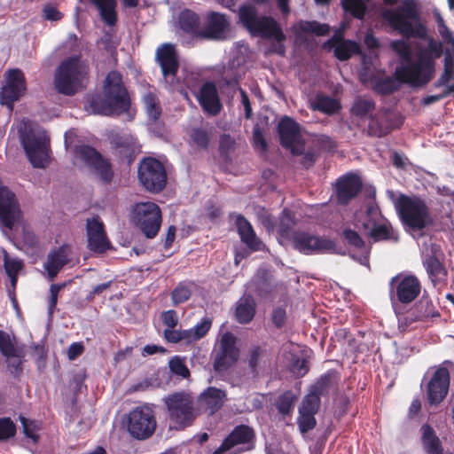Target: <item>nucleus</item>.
Masks as SVG:
<instances>
[{"instance_id": "nucleus-38", "label": "nucleus", "mask_w": 454, "mask_h": 454, "mask_svg": "<svg viewBox=\"0 0 454 454\" xmlns=\"http://www.w3.org/2000/svg\"><path fill=\"white\" fill-rule=\"evenodd\" d=\"M248 366L253 373H257L258 369L266 366L270 363V356L266 348L261 346L253 347L247 356Z\"/></svg>"}, {"instance_id": "nucleus-7", "label": "nucleus", "mask_w": 454, "mask_h": 454, "mask_svg": "<svg viewBox=\"0 0 454 454\" xmlns=\"http://www.w3.org/2000/svg\"><path fill=\"white\" fill-rule=\"evenodd\" d=\"M435 67L430 59L418 54L415 60H407L397 66L395 69V76L403 84L412 87H423L434 76Z\"/></svg>"}, {"instance_id": "nucleus-56", "label": "nucleus", "mask_w": 454, "mask_h": 454, "mask_svg": "<svg viewBox=\"0 0 454 454\" xmlns=\"http://www.w3.org/2000/svg\"><path fill=\"white\" fill-rule=\"evenodd\" d=\"M16 434V426L10 418L0 419V442L13 437Z\"/></svg>"}, {"instance_id": "nucleus-35", "label": "nucleus", "mask_w": 454, "mask_h": 454, "mask_svg": "<svg viewBox=\"0 0 454 454\" xmlns=\"http://www.w3.org/2000/svg\"><path fill=\"white\" fill-rule=\"evenodd\" d=\"M371 82L372 90L382 96L390 95L399 90L401 85L403 84L395 78V74L384 78L372 77Z\"/></svg>"}, {"instance_id": "nucleus-14", "label": "nucleus", "mask_w": 454, "mask_h": 454, "mask_svg": "<svg viewBox=\"0 0 454 454\" xmlns=\"http://www.w3.org/2000/svg\"><path fill=\"white\" fill-rule=\"evenodd\" d=\"M20 139L31 164L35 168H44L50 159L49 137L30 129L21 133Z\"/></svg>"}, {"instance_id": "nucleus-49", "label": "nucleus", "mask_w": 454, "mask_h": 454, "mask_svg": "<svg viewBox=\"0 0 454 454\" xmlns=\"http://www.w3.org/2000/svg\"><path fill=\"white\" fill-rule=\"evenodd\" d=\"M299 29L307 34H314L317 36H323L326 35L329 31L330 27L326 24H322L317 21H300L298 24Z\"/></svg>"}, {"instance_id": "nucleus-37", "label": "nucleus", "mask_w": 454, "mask_h": 454, "mask_svg": "<svg viewBox=\"0 0 454 454\" xmlns=\"http://www.w3.org/2000/svg\"><path fill=\"white\" fill-rule=\"evenodd\" d=\"M98 10L101 20L107 26H114L117 22L116 0H90Z\"/></svg>"}, {"instance_id": "nucleus-24", "label": "nucleus", "mask_w": 454, "mask_h": 454, "mask_svg": "<svg viewBox=\"0 0 454 454\" xmlns=\"http://www.w3.org/2000/svg\"><path fill=\"white\" fill-rule=\"evenodd\" d=\"M230 27L227 15L217 12H209L207 14L203 28L199 36L208 40H223Z\"/></svg>"}, {"instance_id": "nucleus-19", "label": "nucleus", "mask_w": 454, "mask_h": 454, "mask_svg": "<svg viewBox=\"0 0 454 454\" xmlns=\"http://www.w3.org/2000/svg\"><path fill=\"white\" fill-rule=\"evenodd\" d=\"M255 439V432L253 427L244 424L238 425L223 439L213 454H223L237 445H246L244 450H252L254 449Z\"/></svg>"}, {"instance_id": "nucleus-42", "label": "nucleus", "mask_w": 454, "mask_h": 454, "mask_svg": "<svg viewBox=\"0 0 454 454\" xmlns=\"http://www.w3.org/2000/svg\"><path fill=\"white\" fill-rule=\"evenodd\" d=\"M192 282H179L170 294L172 304L177 306L187 301L192 296Z\"/></svg>"}, {"instance_id": "nucleus-18", "label": "nucleus", "mask_w": 454, "mask_h": 454, "mask_svg": "<svg viewBox=\"0 0 454 454\" xmlns=\"http://www.w3.org/2000/svg\"><path fill=\"white\" fill-rule=\"evenodd\" d=\"M155 60L160 67L166 82L174 85L178 82L179 58L174 44L163 43L156 50Z\"/></svg>"}, {"instance_id": "nucleus-22", "label": "nucleus", "mask_w": 454, "mask_h": 454, "mask_svg": "<svg viewBox=\"0 0 454 454\" xmlns=\"http://www.w3.org/2000/svg\"><path fill=\"white\" fill-rule=\"evenodd\" d=\"M20 213L15 193L6 186L0 188V223L8 229H12Z\"/></svg>"}, {"instance_id": "nucleus-13", "label": "nucleus", "mask_w": 454, "mask_h": 454, "mask_svg": "<svg viewBox=\"0 0 454 454\" xmlns=\"http://www.w3.org/2000/svg\"><path fill=\"white\" fill-rule=\"evenodd\" d=\"M132 219L146 238L153 239L160 228L161 211L154 202H139L133 207Z\"/></svg>"}, {"instance_id": "nucleus-59", "label": "nucleus", "mask_w": 454, "mask_h": 454, "mask_svg": "<svg viewBox=\"0 0 454 454\" xmlns=\"http://www.w3.org/2000/svg\"><path fill=\"white\" fill-rule=\"evenodd\" d=\"M192 142L199 147L206 149L209 144L208 132L201 128L193 129L190 135Z\"/></svg>"}, {"instance_id": "nucleus-41", "label": "nucleus", "mask_w": 454, "mask_h": 454, "mask_svg": "<svg viewBox=\"0 0 454 454\" xmlns=\"http://www.w3.org/2000/svg\"><path fill=\"white\" fill-rule=\"evenodd\" d=\"M143 102L150 121H157L162 113L160 100L153 92H147L143 98Z\"/></svg>"}, {"instance_id": "nucleus-43", "label": "nucleus", "mask_w": 454, "mask_h": 454, "mask_svg": "<svg viewBox=\"0 0 454 454\" xmlns=\"http://www.w3.org/2000/svg\"><path fill=\"white\" fill-rule=\"evenodd\" d=\"M313 107L315 110H317L321 113L333 114L340 110V105L338 100L332 97L317 95L314 101Z\"/></svg>"}, {"instance_id": "nucleus-27", "label": "nucleus", "mask_w": 454, "mask_h": 454, "mask_svg": "<svg viewBox=\"0 0 454 454\" xmlns=\"http://www.w3.org/2000/svg\"><path fill=\"white\" fill-rule=\"evenodd\" d=\"M280 144L286 149H291L294 154H299L294 145L300 138L299 124L288 116L283 117L278 126Z\"/></svg>"}, {"instance_id": "nucleus-46", "label": "nucleus", "mask_w": 454, "mask_h": 454, "mask_svg": "<svg viewBox=\"0 0 454 454\" xmlns=\"http://www.w3.org/2000/svg\"><path fill=\"white\" fill-rule=\"evenodd\" d=\"M367 0H341L342 8L357 20H363L366 13Z\"/></svg>"}, {"instance_id": "nucleus-53", "label": "nucleus", "mask_w": 454, "mask_h": 454, "mask_svg": "<svg viewBox=\"0 0 454 454\" xmlns=\"http://www.w3.org/2000/svg\"><path fill=\"white\" fill-rule=\"evenodd\" d=\"M391 50L399 56L402 63L411 60V50L410 44L404 40H395L390 43Z\"/></svg>"}, {"instance_id": "nucleus-5", "label": "nucleus", "mask_w": 454, "mask_h": 454, "mask_svg": "<svg viewBox=\"0 0 454 454\" xmlns=\"http://www.w3.org/2000/svg\"><path fill=\"white\" fill-rule=\"evenodd\" d=\"M170 427L184 430L194 423L199 415L193 397L184 391L174 392L163 398Z\"/></svg>"}, {"instance_id": "nucleus-29", "label": "nucleus", "mask_w": 454, "mask_h": 454, "mask_svg": "<svg viewBox=\"0 0 454 454\" xmlns=\"http://www.w3.org/2000/svg\"><path fill=\"white\" fill-rule=\"evenodd\" d=\"M325 44L334 49V56L340 61L348 60L353 55L361 53V47L358 43L344 39L341 35H334Z\"/></svg>"}, {"instance_id": "nucleus-6", "label": "nucleus", "mask_w": 454, "mask_h": 454, "mask_svg": "<svg viewBox=\"0 0 454 454\" xmlns=\"http://www.w3.org/2000/svg\"><path fill=\"white\" fill-rule=\"evenodd\" d=\"M239 20L252 35L262 38H274L278 42L285 39L284 33L276 20L270 16H258L257 9L251 4L239 6Z\"/></svg>"}, {"instance_id": "nucleus-54", "label": "nucleus", "mask_w": 454, "mask_h": 454, "mask_svg": "<svg viewBox=\"0 0 454 454\" xmlns=\"http://www.w3.org/2000/svg\"><path fill=\"white\" fill-rule=\"evenodd\" d=\"M342 237L349 246L356 249H363L365 247V242L359 233L350 228L342 231Z\"/></svg>"}, {"instance_id": "nucleus-15", "label": "nucleus", "mask_w": 454, "mask_h": 454, "mask_svg": "<svg viewBox=\"0 0 454 454\" xmlns=\"http://www.w3.org/2000/svg\"><path fill=\"white\" fill-rule=\"evenodd\" d=\"M445 365L453 366V362L450 360L442 362V364L436 368L426 385L427 399L431 406L439 405L448 395L450 375Z\"/></svg>"}, {"instance_id": "nucleus-16", "label": "nucleus", "mask_w": 454, "mask_h": 454, "mask_svg": "<svg viewBox=\"0 0 454 454\" xmlns=\"http://www.w3.org/2000/svg\"><path fill=\"white\" fill-rule=\"evenodd\" d=\"M361 227L364 231H370L369 237L374 242L398 241V234L394 231L391 223L371 207L366 210L365 219L361 223Z\"/></svg>"}, {"instance_id": "nucleus-57", "label": "nucleus", "mask_w": 454, "mask_h": 454, "mask_svg": "<svg viewBox=\"0 0 454 454\" xmlns=\"http://www.w3.org/2000/svg\"><path fill=\"white\" fill-rule=\"evenodd\" d=\"M236 142L229 134H223L219 140L220 154L227 159L235 151Z\"/></svg>"}, {"instance_id": "nucleus-62", "label": "nucleus", "mask_w": 454, "mask_h": 454, "mask_svg": "<svg viewBox=\"0 0 454 454\" xmlns=\"http://www.w3.org/2000/svg\"><path fill=\"white\" fill-rule=\"evenodd\" d=\"M212 323L213 321L211 318L204 317L192 327V334H194L197 340L204 338L207 334L212 326Z\"/></svg>"}, {"instance_id": "nucleus-23", "label": "nucleus", "mask_w": 454, "mask_h": 454, "mask_svg": "<svg viewBox=\"0 0 454 454\" xmlns=\"http://www.w3.org/2000/svg\"><path fill=\"white\" fill-rule=\"evenodd\" d=\"M363 182L360 176L354 173H348L340 176L335 184L337 202L346 206L355 199L361 192Z\"/></svg>"}, {"instance_id": "nucleus-12", "label": "nucleus", "mask_w": 454, "mask_h": 454, "mask_svg": "<svg viewBox=\"0 0 454 454\" xmlns=\"http://www.w3.org/2000/svg\"><path fill=\"white\" fill-rule=\"evenodd\" d=\"M290 242L294 250L306 255L334 253L337 248L336 242L333 239L306 231H295Z\"/></svg>"}, {"instance_id": "nucleus-61", "label": "nucleus", "mask_w": 454, "mask_h": 454, "mask_svg": "<svg viewBox=\"0 0 454 454\" xmlns=\"http://www.w3.org/2000/svg\"><path fill=\"white\" fill-rule=\"evenodd\" d=\"M65 286V284H51L50 287V297L48 300V314L52 316L55 312L59 294L60 290Z\"/></svg>"}, {"instance_id": "nucleus-25", "label": "nucleus", "mask_w": 454, "mask_h": 454, "mask_svg": "<svg viewBox=\"0 0 454 454\" xmlns=\"http://www.w3.org/2000/svg\"><path fill=\"white\" fill-rule=\"evenodd\" d=\"M441 314L434 304L430 295L425 290L420 299L415 303L404 317L407 325L413 322H425L429 318L440 317Z\"/></svg>"}, {"instance_id": "nucleus-11", "label": "nucleus", "mask_w": 454, "mask_h": 454, "mask_svg": "<svg viewBox=\"0 0 454 454\" xmlns=\"http://www.w3.org/2000/svg\"><path fill=\"white\" fill-rule=\"evenodd\" d=\"M75 157L81 160L105 184H109L114 173L110 160L94 147L88 145H77L74 148Z\"/></svg>"}, {"instance_id": "nucleus-1", "label": "nucleus", "mask_w": 454, "mask_h": 454, "mask_svg": "<svg viewBox=\"0 0 454 454\" xmlns=\"http://www.w3.org/2000/svg\"><path fill=\"white\" fill-rule=\"evenodd\" d=\"M103 92L104 97L96 94L89 99V107L93 114L109 116L129 112L131 100L120 72L113 70L106 74Z\"/></svg>"}, {"instance_id": "nucleus-17", "label": "nucleus", "mask_w": 454, "mask_h": 454, "mask_svg": "<svg viewBox=\"0 0 454 454\" xmlns=\"http://www.w3.org/2000/svg\"><path fill=\"white\" fill-rule=\"evenodd\" d=\"M239 349L237 347V337L231 332L224 333L219 340L213 366L215 372L227 371L239 359Z\"/></svg>"}, {"instance_id": "nucleus-58", "label": "nucleus", "mask_w": 454, "mask_h": 454, "mask_svg": "<svg viewBox=\"0 0 454 454\" xmlns=\"http://www.w3.org/2000/svg\"><path fill=\"white\" fill-rule=\"evenodd\" d=\"M4 267L7 276L19 275L20 271L23 269L24 263L21 260L17 258H10L8 254L4 255Z\"/></svg>"}, {"instance_id": "nucleus-63", "label": "nucleus", "mask_w": 454, "mask_h": 454, "mask_svg": "<svg viewBox=\"0 0 454 454\" xmlns=\"http://www.w3.org/2000/svg\"><path fill=\"white\" fill-rule=\"evenodd\" d=\"M436 23L438 32L442 38L443 39V41L447 43L454 44V36L451 31L447 27V25L445 24L443 18L440 14H437L436 16Z\"/></svg>"}, {"instance_id": "nucleus-2", "label": "nucleus", "mask_w": 454, "mask_h": 454, "mask_svg": "<svg viewBox=\"0 0 454 454\" xmlns=\"http://www.w3.org/2000/svg\"><path fill=\"white\" fill-rule=\"evenodd\" d=\"M383 18L406 38L427 39V28L419 20V10L414 0H403L396 9L385 11Z\"/></svg>"}, {"instance_id": "nucleus-60", "label": "nucleus", "mask_w": 454, "mask_h": 454, "mask_svg": "<svg viewBox=\"0 0 454 454\" xmlns=\"http://www.w3.org/2000/svg\"><path fill=\"white\" fill-rule=\"evenodd\" d=\"M169 368L170 371L177 376H181L183 378H188L190 376L188 367L184 364V360L179 356H175L169 361Z\"/></svg>"}, {"instance_id": "nucleus-4", "label": "nucleus", "mask_w": 454, "mask_h": 454, "mask_svg": "<svg viewBox=\"0 0 454 454\" xmlns=\"http://www.w3.org/2000/svg\"><path fill=\"white\" fill-rule=\"evenodd\" d=\"M395 208L405 230L420 231L434 223L428 206L419 196L401 194Z\"/></svg>"}, {"instance_id": "nucleus-55", "label": "nucleus", "mask_w": 454, "mask_h": 454, "mask_svg": "<svg viewBox=\"0 0 454 454\" xmlns=\"http://www.w3.org/2000/svg\"><path fill=\"white\" fill-rule=\"evenodd\" d=\"M315 415L314 413L299 411L297 422L301 433H307L316 427Z\"/></svg>"}, {"instance_id": "nucleus-51", "label": "nucleus", "mask_w": 454, "mask_h": 454, "mask_svg": "<svg viewBox=\"0 0 454 454\" xmlns=\"http://www.w3.org/2000/svg\"><path fill=\"white\" fill-rule=\"evenodd\" d=\"M390 131V127L387 124H384L377 117L372 116L370 118V121L367 128L368 136L374 137H382L387 135Z\"/></svg>"}, {"instance_id": "nucleus-34", "label": "nucleus", "mask_w": 454, "mask_h": 454, "mask_svg": "<svg viewBox=\"0 0 454 454\" xmlns=\"http://www.w3.org/2000/svg\"><path fill=\"white\" fill-rule=\"evenodd\" d=\"M255 315V302L248 295L241 298L236 306L235 317L239 324L250 323Z\"/></svg>"}, {"instance_id": "nucleus-40", "label": "nucleus", "mask_w": 454, "mask_h": 454, "mask_svg": "<svg viewBox=\"0 0 454 454\" xmlns=\"http://www.w3.org/2000/svg\"><path fill=\"white\" fill-rule=\"evenodd\" d=\"M337 372L334 370L327 371L320 376L316 383L311 387L310 391L317 394L319 397L326 395L330 387L337 381Z\"/></svg>"}, {"instance_id": "nucleus-50", "label": "nucleus", "mask_w": 454, "mask_h": 454, "mask_svg": "<svg viewBox=\"0 0 454 454\" xmlns=\"http://www.w3.org/2000/svg\"><path fill=\"white\" fill-rule=\"evenodd\" d=\"M375 109V102L372 99L357 98L351 107V113L356 117H364Z\"/></svg>"}, {"instance_id": "nucleus-64", "label": "nucleus", "mask_w": 454, "mask_h": 454, "mask_svg": "<svg viewBox=\"0 0 454 454\" xmlns=\"http://www.w3.org/2000/svg\"><path fill=\"white\" fill-rule=\"evenodd\" d=\"M20 421L22 424L23 432H24L25 435L28 438H31V439L36 441L38 439V436L35 434V430L37 429L35 422L29 420L21 415L20 416Z\"/></svg>"}, {"instance_id": "nucleus-52", "label": "nucleus", "mask_w": 454, "mask_h": 454, "mask_svg": "<svg viewBox=\"0 0 454 454\" xmlns=\"http://www.w3.org/2000/svg\"><path fill=\"white\" fill-rule=\"evenodd\" d=\"M321 404V397L309 391L302 400L299 411L317 414Z\"/></svg>"}, {"instance_id": "nucleus-10", "label": "nucleus", "mask_w": 454, "mask_h": 454, "mask_svg": "<svg viewBox=\"0 0 454 454\" xmlns=\"http://www.w3.org/2000/svg\"><path fill=\"white\" fill-rule=\"evenodd\" d=\"M421 288L419 279L413 274L393 277L389 282V298L393 307L397 303L411 304L419 297Z\"/></svg>"}, {"instance_id": "nucleus-45", "label": "nucleus", "mask_w": 454, "mask_h": 454, "mask_svg": "<svg viewBox=\"0 0 454 454\" xmlns=\"http://www.w3.org/2000/svg\"><path fill=\"white\" fill-rule=\"evenodd\" d=\"M295 400L296 396L293 391H285L276 400L275 404L278 411L283 416L291 414L294 411Z\"/></svg>"}, {"instance_id": "nucleus-44", "label": "nucleus", "mask_w": 454, "mask_h": 454, "mask_svg": "<svg viewBox=\"0 0 454 454\" xmlns=\"http://www.w3.org/2000/svg\"><path fill=\"white\" fill-rule=\"evenodd\" d=\"M452 80H454V53L447 51L444 58L443 72L435 82L434 87L447 85Z\"/></svg>"}, {"instance_id": "nucleus-48", "label": "nucleus", "mask_w": 454, "mask_h": 454, "mask_svg": "<svg viewBox=\"0 0 454 454\" xmlns=\"http://www.w3.org/2000/svg\"><path fill=\"white\" fill-rule=\"evenodd\" d=\"M442 53V43L431 37L428 39L427 47L420 50L419 55L424 56L427 59H430L434 67H435V59L441 58Z\"/></svg>"}, {"instance_id": "nucleus-8", "label": "nucleus", "mask_w": 454, "mask_h": 454, "mask_svg": "<svg viewBox=\"0 0 454 454\" xmlns=\"http://www.w3.org/2000/svg\"><path fill=\"white\" fill-rule=\"evenodd\" d=\"M126 427L132 438L139 441L149 439L157 427L154 411L147 405L134 408L128 414Z\"/></svg>"}, {"instance_id": "nucleus-21", "label": "nucleus", "mask_w": 454, "mask_h": 454, "mask_svg": "<svg viewBox=\"0 0 454 454\" xmlns=\"http://www.w3.org/2000/svg\"><path fill=\"white\" fill-rule=\"evenodd\" d=\"M88 248L96 253L102 254L112 247V244L107 238L104 223L99 216L87 219L86 223Z\"/></svg>"}, {"instance_id": "nucleus-33", "label": "nucleus", "mask_w": 454, "mask_h": 454, "mask_svg": "<svg viewBox=\"0 0 454 454\" xmlns=\"http://www.w3.org/2000/svg\"><path fill=\"white\" fill-rule=\"evenodd\" d=\"M67 263L68 258L64 248L59 247L50 252L44 263V269L48 273L49 280L52 281Z\"/></svg>"}, {"instance_id": "nucleus-26", "label": "nucleus", "mask_w": 454, "mask_h": 454, "mask_svg": "<svg viewBox=\"0 0 454 454\" xmlns=\"http://www.w3.org/2000/svg\"><path fill=\"white\" fill-rule=\"evenodd\" d=\"M114 154L119 161L126 162L130 165L137 153V146L135 139L131 136L116 134L111 137L110 141Z\"/></svg>"}, {"instance_id": "nucleus-28", "label": "nucleus", "mask_w": 454, "mask_h": 454, "mask_svg": "<svg viewBox=\"0 0 454 454\" xmlns=\"http://www.w3.org/2000/svg\"><path fill=\"white\" fill-rule=\"evenodd\" d=\"M198 100L203 110L211 115H217L222 110L216 86L212 82H207L202 85Z\"/></svg>"}, {"instance_id": "nucleus-30", "label": "nucleus", "mask_w": 454, "mask_h": 454, "mask_svg": "<svg viewBox=\"0 0 454 454\" xmlns=\"http://www.w3.org/2000/svg\"><path fill=\"white\" fill-rule=\"evenodd\" d=\"M226 393L215 387H208L198 397L199 404L209 414L218 411L224 403Z\"/></svg>"}, {"instance_id": "nucleus-9", "label": "nucleus", "mask_w": 454, "mask_h": 454, "mask_svg": "<svg viewBox=\"0 0 454 454\" xmlns=\"http://www.w3.org/2000/svg\"><path fill=\"white\" fill-rule=\"evenodd\" d=\"M137 178L146 191L159 193L166 187L168 175L164 165L159 160L145 157L138 164Z\"/></svg>"}, {"instance_id": "nucleus-47", "label": "nucleus", "mask_w": 454, "mask_h": 454, "mask_svg": "<svg viewBox=\"0 0 454 454\" xmlns=\"http://www.w3.org/2000/svg\"><path fill=\"white\" fill-rule=\"evenodd\" d=\"M14 336H11L4 330H0V352L6 358L17 356V348Z\"/></svg>"}, {"instance_id": "nucleus-32", "label": "nucleus", "mask_w": 454, "mask_h": 454, "mask_svg": "<svg viewBox=\"0 0 454 454\" xmlns=\"http://www.w3.org/2000/svg\"><path fill=\"white\" fill-rule=\"evenodd\" d=\"M236 226L240 239L243 243H245L250 249L254 251H258L261 249L262 242L256 237L253 226L244 215H239L237 216Z\"/></svg>"}, {"instance_id": "nucleus-31", "label": "nucleus", "mask_w": 454, "mask_h": 454, "mask_svg": "<svg viewBox=\"0 0 454 454\" xmlns=\"http://www.w3.org/2000/svg\"><path fill=\"white\" fill-rule=\"evenodd\" d=\"M423 266L434 287L439 285L446 284L448 276L447 269L436 255H427L423 260Z\"/></svg>"}, {"instance_id": "nucleus-39", "label": "nucleus", "mask_w": 454, "mask_h": 454, "mask_svg": "<svg viewBox=\"0 0 454 454\" xmlns=\"http://www.w3.org/2000/svg\"><path fill=\"white\" fill-rule=\"evenodd\" d=\"M179 24L182 30L199 36L200 20L197 13L191 10H184L179 16Z\"/></svg>"}, {"instance_id": "nucleus-3", "label": "nucleus", "mask_w": 454, "mask_h": 454, "mask_svg": "<svg viewBox=\"0 0 454 454\" xmlns=\"http://www.w3.org/2000/svg\"><path fill=\"white\" fill-rule=\"evenodd\" d=\"M90 67L81 56H71L58 67L54 77L56 90L65 96H74L84 88L89 78Z\"/></svg>"}, {"instance_id": "nucleus-20", "label": "nucleus", "mask_w": 454, "mask_h": 454, "mask_svg": "<svg viewBox=\"0 0 454 454\" xmlns=\"http://www.w3.org/2000/svg\"><path fill=\"white\" fill-rule=\"evenodd\" d=\"M26 90L24 74L20 69L9 71L7 82L0 90V104L6 106L11 111L14 102L18 101Z\"/></svg>"}, {"instance_id": "nucleus-36", "label": "nucleus", "mask_w": 454, "mask_h": 454, "mask_svg": "<svg viewBox=\"0 0 454 454\" xmlns=\"http://www.w3.org/2000/svg\"><path fill=\"white\" fill-rule=\"evenodd\" d=\"M296 225L295 215L293 211L287 208H284L278 224V233L279 236L290 241L293 239L295 231L294 227Z\"/></svg>"}]
</instances>
